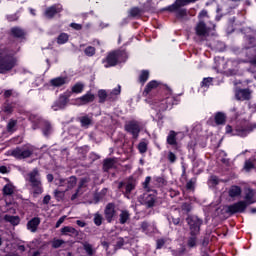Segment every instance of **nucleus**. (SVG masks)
I'll return each instance as SVG.
<instances>
[{"instance_id":"2f4dec72","label":"nucleus","mask_w":256,"mask_h":256,"mask_svg":"<svg viewBox=\"0 0 256 256\" xmlns=\"http://www.w3.org/2000/svg\"><path fill=\"white\" fill-rule=\"evenodd\" d=\"M135 189V181L133 179L129 180L126 184V195H129Z\"/></svg>"},{"instance_id":"8fccbe9b","label":"nucleus","mask_w":256,"mask_h":256,"mask_svg":"<svg viewBox=\"0 0 256 256\" xmlns=\"http://www.w3.org/2000/svg\"><path fill=\"white\" fill-rule=\"evenodd\" d=\"M244 169H246V171H250V169H253V162L251 161H246L245 162V166H244Z\"/></svg>"},{"instance_id":"f8f14e48","label":"nucleus","mask_w":256,"mask_h":256,"mask_svg":"<svg viewBox=\"0 0 256 256\" xmlns=\"http://www.w3.org/2000/svg\"><path fill=\"white\" fill-rule=\"evenodd\" d=\"M61 9L62 8L59 5L51 6L46 9L45 17H47V19H52V17H55V15H57V13H61Z\"/></svg>"},{"instance_id":"a878e982","label":"nucleus","mask_w":256,"mask_h":256,"mask_svg":"<svg viewBox=\"0 0 256 256\" xmlns=\"http://www.w3.org/2000/svg\"><path fill=\"white\" fill-rule=\"evenodd\" d=\"M11 35H13V37H24L25 31L19 27H13L11 29Z\"/></svg>"},{"instance_id":"774afa93","label":"nucleus","mask_w":256,"mask_h":256,"mask_svg":"<svg viewBox=\"0 0 256 256\" xmlns=\"http://www.w3.org/2000/svg\"><path fill=\"white\" fill-rule=\"evenodd\" d=\"M18 251H25V246H19Z\"/></svg>"},{"instance_id":"393cba45","label":"nucleus","mask_w":256,"mask_h":256,"mask_svg":"<svg viewBox=\"0 0 256 256\" xmlns=\"http://www.w3.org/2000/svg\"><path fill=\"white\" fill-rule=\"evenodd\" d=\"M58 45H65L69 41V34L61 33L56 39Z\"/></svg>"},{"instance_id":"bb28decb","label":"nucleus","mask_w":256,"mask_h":256,"mask_svg":"<svg viewBox=\"0 0 256 256\" xmlns=\"http://www.w3.org/2000/svg\"><path fill=\"white\" fill-rule=\"evenodd\" d=\"M148 79H149V71L142 70L139 75V81L142 83V85H145V83H147Z\"/></svg>"},{"instance_id":"c9c22d12","label":"nucleus","mask_w":256,"mask_h":256,"mask_svg":"<svg viewBox=\"0 0 256 256\" xmlns=\"http://www.w3.org/2000/svg\"><path fill=\"white\" fill-rule=\"evenodd\" d=\"M98 97L100 99V102L103 103L107 97H109V94L105 90H99L98 91Z\"/></svg>"},{"instance_id":"20e7f679","label":"nucleus","mask_w":256,"mask_h":256,"mask_svg":"<svg viewBox=\"0 0 256 256\" xmlns=\"http://www.w3.org/2000/svg\"><path fill=\"white\" fill-rule=\"evenodd\" d=\"M28 180L32 185L33 191L36 195L43 193V187L41 186V178L39 177V171L36 169L28 174Z\"/></svg>"},{"instance_id":"a18cd8bd","label":"nucleus","mask_w":256,"mask_h":256,"mask_svg":"<svg viewBox=\"0 0 256 256\" xmlns=\"http://www.w3.org/2000/svg\"><path fill=\"white\" fill-rule=\"evenodd\" d=\"M121 93V86H117L110 92V97H115Z\"/></svg>"},{"instance_id":"39448f33","label":"nucleus","mask_w":256,"mask_h":256,"mask_svg":"<svg viewBox=\"0 0 256 256\" xmlns=\"http://www.w3.org/2000/svg\"><path fill=\"white\" fill-rule=\"evenodd\" d=\"M197 0H176V2L168 7V11H176L178 17H185L187 15L186 9H181V7H185V5H189V3H195Z\"/></svg>"},{"instance_id":"c756f323","label":"nucleus","mask_w":256,"mask_h":256,"mask_svg":"<svg viewBox=\"0 0 256 256\" xmlns=\"http://www.w3.org/2000/svg\"><path fill=\"white\" fill-rule=\"evenodd\" d=\"M83 89H85V85H83V83H76L72 87V93H83Z\"/></svg>"},{"instance_id":"6e6d98bb","label":"nucleus","mask_w":256,"mask_h":256,"mask_svg":"<svg viewBox=\"0 0 256 256\" xmlns=\"http://www.w3.org/2000/svg\"><path fill=\"white\" fill-rule=\"evenodd\" d=\"M163 245H165V240L160 239L157 241V249H161Z\"/></svg>"},{"instance_id":"3c124183","label":"nucleus","mask_w":256,"mask_h":256,"mask_svg":"<svg viewBox=\"0 0 256 256\" xmlns=\"http://www.w3.org/2000/svg\"><path fill=\"white\" fill-rule=\"evenodd\" d=\"M168 159L171 163H175V161L177 160V157L173 154V152H169Z\"/></svg>"},{"instance_id":"864d4df0","label":"nucleus","mask_w":256,"mask_h":256,"mask_svg":"<svg viewBox=\"0 0 256 256\" xmlns=\"http://www.w3.org/2000/svg\"><path fill=\"white\" fill-rule=\"evenodd\" d=\"M182 210L184 211V213H189V211H191V205L189 204L182 205Z\"/></svg>"},{"instance_id":"bf43d9fd","label":"nucleus","mask_w":256,"mask_h":256,"mask_svg":"<svg viewBox=\"0 0 256 256\" xmlns=\"http://www.w3.org/2000/svg\"><path fill=\"white\" fill-rule=\"evenodd\" d=\"M200 19H203V17H207V11L202 10L199 14Z\"/></svg>"},{"instance_id":"ea45409f","label":"nucleus","mask_w":256,"mask_h":256,"mask_svg":"<svg viewBox=\"0 0 256 256\" xmlns=\"http://www.w3.org/2000/svg\"><path fill=\"white\" fill-rule=\"evenodd\" d=\"M113 165H115V161L113 159H107L104 162L105 169H111V167H113Z\"/></svg>"},{"instance_id":"f3484780","label":"nucleus","mask_w":256,"mask_h":256,"mask_svg":"<svg viewBox=\"0 0 256 256\" xmlns=\"http://www.w3.org/2000/svg\"><path fill=\"white\" fill-rule=\"evenodd\" d=\"M196 33L199 35V37H207L209 35V29L205 27V23L200 21L196 26Z\"/></svg>"},{"instance_id":"0eeeda50","label":"nucleus","mask_w":256,"mask_h":256,"mask_svg":"<svg viewBox=\"0 0 256 256\" xmlns=\"http://www.w3.org/2000/svg\"><path fill=\"white\" fill-rule=\"evenodd\" d=\"M55 183L59 187H66L65 191H69V189H73L74 185H77V178L73 176L68 179L60 178V179H56Z\"/></svg>"},{"instance_id":"09e8293b","label":"nucleus","mask_w":256,"mask_h":256,"mask_svg":"<svg viewBox=\"0 0 256 256\" xmlns=\"http://www.w3.org/2000/svg\"><path fill=\"white\" fill-rule=\"evenodd\" d=\"M65 219H67V216H62L56 223V229H59L61 227L62 223L65 222Z\"/></svg>"},{"instance_id":"a211bd4d","label":"nucleus","mask_w":256,"mask_h":256,"mask_svg":"<svg viewBox=\"0 0 256 256\" xmlns=\"http://www.w3.org/2000/svg\"><path fill=\"white\" fill-rule=\"evenodd\" d=\"M41 223V219L39 218H33L27 223V229L28 231H31V233H35L37 231V227H39V224Z\"/></svg>"},{"instance_id":"423d86ee","label":"nucleus","mask_w":256,"mask_h":256,"mask_svg":"<svg viewBox=\"0 0 256 256\" xmlns=\"http://www.w3.org/2000/svg\"><path fill=\"white\" fill-rule=\"evenodd\" d=\"M31 153H33V147L31 146L16 148L15 150L12 151V155L16 159H27V157H31Z\"/></svg>"},{"instance_id":"c03bdc74","label":"nucleus","mask_w":256,"mask_h":256,"mask_svg":"<svg viewBox=\"0 0 256 256\" xmlns=\"http://www.w3.org/2000/svg\"><path fill=\"white\" fill-rule=\"evenodd\" d=\"M130 15L132 17H139V15H141V9H139V8H132L130 10Z\"/></svg>"},{"instance_id":"412c9836","label":"nucleus","mask_w":256,"mask_h":256,"mask_svg":"<svg viewBox=\"0 0 256 256\" xmlns=\"http://www.w3.org/2000/svg\"><path fill=\"white\" fill-rule=\"evenodd\" d=\"M52 87H61L67 83V78L65 77H57L50 81Z\"/></svg>"},{"instance_id":"58836bf2","label":"nucleus","mask_w":256,"mask_h":256,"mask_svg":"<svg viewBox=\"0 0 256 256\" xmlns=\"http://www.w3.org/2000/svg\"><path fill=\"white\" fill-rule=\"evenodd\" d=\"M63 243L65 242L61 239H54L52 242V247H54L55 249H58V247H61Z\"/></svg>"},{"instance_id":"dca6fc26","label":"nucleus","mask_w":256,"mask_h":256,"mask_svg":"<svg viewBox=\"0 0 256 256\" xmlns=\"http://www.w3.org/2000/svg\"><path fill=\"white\" fill-rule=\"evenodd\" d=\"M255 201V191L248 189L245 193L244 203L249 207V205H253Z\"/></svg>"},{"instance_id":"1a4fd4ad","label":"nucleus","mask_w":256,"mask_h":256,"mask_svg":"<svg viewBox=\"0 0 256 256\" xmlns=\"http://www.w3.org/2000/svg\"><path fill=\"white\" fill-rule=\"evenodd\" d=\"M125 129L128 133H131V135H133L134 139H137V137H139V133L141 131L139 122L131 121L128 124H126Z\"/></svg>"},{"instance_id":"7ed1b4c3","label":"nucleus","mask_w":256,"mask_h":256,"mask_svg":"<svg viewBox=\"0 0 256 256\" xmlns=\"http://www.w3.org/2000/svg\"><path fill=\"white\" fill-rule=\"evenodd\" d=\"M127 59V52L125 51H116L111 52L107 58L106 61H104V67H115L117 63H121V61H125Z\"/></svg>"},{"instance_id":"e2e57ef3","label":"nucleus","mask_w":256,"mask_h":256,"mask_svg":"<svg viewBox=\"0 0 256 256\" xmlns=\"http://www.w3.org/2000/svg\"><path fill=\"white\" fill-rule=\"evenodd\" d=\"M12 94V92H11V90H6L5 92H4V97H9L10 95Z\"/></svg>"},{"instance_id":"2eb2a0df","label":"nucleus","mask_w":256,"mask_h":256,"mask_svg":"<svg viewBox=\"0 0 256 256\" xmlns=\"http://www.w3.org/2000/svg\"><path fill=\"white\" fill-rule=\"evenodd\" d=\"M226 133L228 135H239L240 137H245L247 135V130L245 129H233L230 125L226 126Z\"/></svg>"},{"instance_id":"7c9ffc66","label":"nucleus","mask_w":256,"mask_h":256,"mask_svg":"<svg viewBox=\"0 0 256 256\" xmlns=\"http://www.w3.org/2000/svg\"><path fill=\"white\" fill-rule=\"evenodd\" d=\"M215 121L217 125H223L225 123V114L218 112L215 116Z\"/></svg>"},{"instance_id":"c85d7f7f","label":"nucleus","mask_w":256,"mask_h":256,"mask_svg":"<svg viewBox=\"0 0 256 256\" xmlns=\"http://www.w3.org/2000/svg\"><path fill=\"white\" fill-rule=\"evenodd\" d=\"M4 195H13V192L15 191V186L13 184L8 183L3 188Z\"/></svg>"},{"instance_id":"5701e85b","label":"nucleus","mask_w":256,"mask_h":256,"mask_svg":"<svg viewBox=\"0 0 256 256\" xmlns=\"http://www.w3.org/2000/svg\"><path fill=\"white\" fill-rule=\"evenodd\" d=\"M228 193H229V197H240L241 196V187L231 186Z\"/></svg>"},{"instance_id":"ddd939ff","label":"nucleus","mask_w":256,"mask_h":256,"mask_svg":"<svg viewBox=\"0 0 256 256\" xmlns=\"http://www.w3.org/2000/svg\"><path fill=\"white\" fill-rule=\"evenodd\" d=\"M235 97L238 101H247V99H251V92L247 89L237 90Z\"/></svg>"},{"instance_id":"f704fd0d","label":"nucleus","mask_w":256,"mask_h":256,"mask_svg":"<svg viewBox=\"0 0 256 256\" xmlns=\"http://www.w3.org/2000/svg\"><path fill=\"white\" fill-rule=\"evenodd\" d=\"M82 127H89L91 124V118L89 116H84L80 119Z\"/></svg>"},{"instance_id":"b1692460","label":"nucleus","mask_w":256,"mask_h":256,"mask_svg":"<svg viewBox=\"0 0 256 256\" xmlns=\"http://www.w3.org/2000/svg\"><path fill=\"white\" fill-rule=\"evenodd\" d=\"M62 235H77V230L71 226H65L61 229Z\"/></svg>"},{"instance_id":"69168bd1","label":"nucleus","mask_w":256,"mask_h":256,"mask_svg":"<svg viewBox=\"0 0 256 256\" xmlns=\"http://www.w3.org/2000/svg\"><path fill=\"white\" fill-rule=\"evenodd\" d=\"M47 180L49 181V183H51V181H53V175L48 174L47 175Z\"/></svg>"},{"instance_id":"680f3d73","label":"nucleus","mask_w":256,"mask_h":256,"mask_svg":"<svg viewBox=\"0 0 256 256\" xmlns=\"http://www.w3.org/2000/svg\"><path fill=\"white\" fill-rule=\"evenodd\" d=\"M153 203H155V199L151 198L148 200V207H153Z\"/></svg>"},{"instance_id":"a19ab883","label":"nucleus","mask_w":256,"mask_h":256,"mask_svg":"<svg viewBox=\"0 0 256 256\" xmlns=\"http://www.w3.org/2000/svg\"><path fill=\"white\" fill-rule=\"evenodd\" d=\"M213 83V78H204L202 81V87H209Z\"/></svg>"},{"instance_id":"aec40b11","label":"nucleus","mask_w":256,"mask_h":256,"mask_svg":"<svg viewBox=\"0 0 256 256\" xmlns=\"http://www.w3.org/2000/svg\"><path fill=\"white\" fill-rule=\"evenodd\" d=\"M68 96H61L59 100L55 103L53 107L54 111H59V109H64L65 105H67Z\"/></svg>"},{"instance_id":"4c0bfd02","label":"nucleus","mask_w":256,"mask_h":256,"mask_svg":"<svg viewBox=\"0 0 256 256\" xmlns=\"http://www.w3.org/2000/svg\"><path fill=\"white\" fill-rule=\"evenodd\" d=\"M138 149L140 153H145L147 151V142L145 141L140 142L138 145Z\"/></svg>"},{"instance_id":"e433bc0d","label":"nucleus","mask_w":256,"mask_h":256,"mask_svg":"<svg viewBox=\"0 0 256 256\" xmlns=\"http://www.w3.org/2000/svg\"><path fill=\"white\" fill-rule=\"evenodd\" d=\"M85 55H87L88 57H93V55H95V48L93 46H88L85 50H84Z\"/></svg>"},{"instance_id":"603ef678","label":"nucleus","mask_w":256,"mask_h":256,"mask_svg":"<svg viewBox=\"0 0 256 256\" xmlns=\"http://www.w3.org/2000/svg\"><path fill=\"white\" fill-rule=\"evenodd\" d=\"M17 124V122H15V120H11L9 123H8V131H13V128L15 127V125Z\"/></svg>"},{"instance_id":"6e6552de","label":"nucleus","mask_w":256,"mask_h":256,"mask_svg":"<svg viewBox=\"0 0 256 256\" xmlns=\"http://www.w3.org/2000/svg\"><path fill=\"white\" fill-rule=\"evenodd\" d=\"M95 101V94L91 92H87L85 95L76 98L74 101V105H87L88 103H93Z\"/></svg>"},{"instance_id":"4d7b16f0","label":"nucleus","mask_w":256,"mask_h":256,"mask_svg":"<svg viewBox=\"0 0 256 256\" xmlns=\"http://www.w3.org/2000/svg\"><path fill=\"white\" fill-rule=\"evenodd\" d=\"M187 189L191 190L193 187H195V182L189 181L186 185Z\"/></svg>"},{"instance_id":"49530a36","label":"nucleus","mask_w":256,"mask_h":256,"mask_svg":"<svg viewBox=\"0 0 256 256\" xmlns=\"http://www.w3.org/2000/svg\"><path fill=\"white\" fill-rule=\"evenodd\" d=\"M55 197L56 199H63L64 195H65V192L64 191H61V190H56L55 192Z\"/></svg>"},{"instance_id":"473e14b6","label":"nucleus","mask_w":256,"mask_h":256,"mask_svg":"<svg viewBox=\"0 0 256 256\" xmlns=\"http://www.w3.org/2000/svg\"><path fill=\"white\" fill-rule=\"evenodd\" d=\"M129 221V212L122 211L120 214V223L125 224Z\"/></svg>"},{"instance_id":"6ab92c4d","label":"nucleus","mask_w":256,"mask_h":256,"mask_svg":"<svg viewBox=\"0 0 256 256\" xmlns=\"http://www.w3.org/2000/svg\"><path fill=\"white\" fill-rule=\"evenodd\" d=\"M159 85H161V83L157 82L156 80L150 81L146 85L143 95H149V93H151L153 91V89H157Z\"/></svg>"},{"instance_id":"de8ad7c7","label":"nucleus","mask_w":256,"mask_h":256,"mask_svg":"<svg viewBox=\"0 0 256 256\" xmlns=\"http://www.w3.org/2000/svg\"><path fill=\"white\" fill-rule=\"evenodd\" d=\"M70 27H72V29H75L76 31H81V29H83V26L77 23H71Z\"/></svg>"},{"instance_id":"13d9d810","label":"nucleus","mask_w":256,"mask_h":256,"mask_svg":"<svg viewBox=\"0 0 256 256\" xmlns=\"http://www.w3.org/2000/svg\"><path fill=\"white\" fill-rule=\"evenodd\" d=\"M51 201V196L46 195L43 199V203H45V205H47V203H49Z\"/></svg>"},{"instance_id":"37998d69","label":"nucleus","mask_w":256,"mask_h":256,"mask_svg":"<svg viewBox=\"0 0 256 256\" xmlns=\"http://www.w3.org/2000/svg\"><path fill=\"white\" fill-rule=\"evenodd\" d=\"M94 223L95 225H101V223H103V216H101L100 214H95L94 215Z\"/></svg>"},{"instance_id":"f257e3e1","label":"nucleus","mask_w":256,"mask_h":256,"mask_svg":"<svg viewBox=\"0 0 256 256\" xmlns=\"http://www.w3.org/2000/svg\"><path fill=\"white\" fill-rule=\"evenodd\" d=\"M17 51H19V49L7 50L4 45L0 46V73H7V71H11V69L15 67L17 60L13 55H15Z\"/></svg>"},{"instance_id":"4be33fe9","label":"nucleus","mask_w":256,"mask_h":256,"mask_svg":"<svg viewBox=\"0 0 256 256\" xmlns=\"http://www.w3.org/2000/svg\"><path fill=\"white\" fill-rule=\"evenodd\" d=\"M85 183H87V179H82V180L80 181V184H79L78 189L76 190V193H74V194L72 195V197H71V200H72V201H75V199H77V197H79V195H81V193H83V192L81 191V189H83V187H85Z\"/></svg>"},{"instance_id":"79ce46f5","label":"nucleus","mask_w":256,"mask_h":256,"mask_svg":"<svg viewBox=\"0 0 256 256\" xmlns=\"http://www.w3.org/2000/svg\"><path fill=\"white\" fill-rule=\"evenodd\" d=\"M149 183H151V177H146L145 181L143 182V187L145 191H151V188L149 187Z\"/></svg>"},{"instance_id":"4468645a","label":"nucleus","mask_w":256,"mask_h":256,"mask_svg":"<svg viewBox=\"0 0 256 256\" xmlns=\"http://www.w3.org/2000/svg\"><path fill=\"white\" fill-rule=\"evenodd\" d=\"M3 221L15 226L21 222V219L19 218V216H11L9 214H6L3 217H0V222H3Z\"/></svg>"},{"instance_id":"338daca9","label":"nucleus","mask_w":256,"mask_h":256,"mask_svg":"<svg viewBox=\"0 0 256 256\" xmlns=\"http://www.w3.org/2000/svg\"><path fill=\"white\" fill-rule=\"evenodd\" d=\"M174 225H179V218L173 219Z\"/></svg>"},{"instance_id":"052dcab7","label":"nucleus","mask_w":256,"mask_h":256,"mask_svg":"<svg viewBox=\"0 0 256 256\" xmlns=\"http://www.w3.org/2000/svg\"><path fill=\"white\" fill-rule=\"evenodd\" d=\"M76 223H77V225H78L79 227H85V222H83V221H81V220H77Z\"/></svg>"},{"instance_id":"f03ea898","label":"nucleus","mask_w":256,"mask_h":256,"mask_svg":"<svg viewBox=\"0 0 256 256\" xmlns=\"http://www.w3.org/2000/svg\"><path fill=\"white\" fill-rule=\"evenodd\" d=\"M187 223L190 227V233L192 237L188 240V246L195 247L197 245V238L194 235L199 233V229L201 227V221L197 216H190L187 218Z\"/></svg>"},{"instance_id":"cd10ccee","label":"nucleus","mask_w":256,"mask_h":256,"mask_svg":"<svg viewBox=\"0 0 256 256\" xmlns=\"http://www.w3.org/2000/svg\"><path fill=\"white\" fill-rule=\"evenodd\" d=\"M175 137H177V133L171 131L167 137L168 145H177V139Z\"/></svg>"},{"instance_id":"0e129e2a","label":"nucleus","mask_w":256,"mask_h":256,"mask_svg":"<svg viewBox=\"0 0 256 256\" xmlns=\"http://www.w3.org/2000/svg\"><path fill=\"white\" fill-rule=\"evenodd\" d=\"M0 173H7V167L1 166L0 167Z\"/></svg>"},{"instance_id":"5fc2aeb1","label":"nucleus","mask_w":256,"mask_h":256,"mask_svg":"<svg viewBox=\"0 0 256 256\" xmlns=\"http://www.w3.org/2000/svg\"><path fill=\"white\" fill-rule=\"evenodd\" d=\"M209 183L217 185V183H219V178H217L216 176H212L209 180Z\"/></svg>"},{"instance_id":"9b49d317","label":"nucleus","mask_w":256,"mask_h":256,"mask_svg":"<svg viewBox=\"0 0 256 256\" xmlns=\"http://www.w3.org/2000/svg\"><path fill=\"white\" fill-rule=\"evenodd\" d=\"M116 216L117 212H115V206H113V204H108L105 209V218L107 219L108 223H111Z\"/></svg>"},{"instance_id":"9d476101","label":"nucleus","mask_w":256,"mask_h":256,"mask_svg":"<svg viewBox=\"0 0 256 256\" xmlns=\"http://www.w3.org/2000/svg\"><path fill=\"white\" fill-rule=\"evenodd\" d=\"M247 204L244 201H239L233 205L228 206L229 213H243L247 209Z\"/></svg>"},{"instance_id":"72a5a7b5","label":"nucleus","mask_w":256,"mask_h":256,"mask_svg":"<svg viewBox=\"0 0 256 256\" xmlns=\"http://www.w3.org/2000/svg\"><path fill=\"white\" fill-rule=\"evenodd\" d=\"M84 249L88 255H95V248L91 244L85 243Z\"/></svg>"}]
</instances>
